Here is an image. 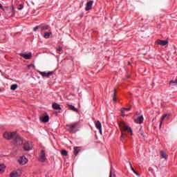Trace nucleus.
Masks as SVG:
<instances>
[{
    "label": "nucleus",
    "mask_w": 177,
    "mask_h": 177,
    "mask_svg": "<svg viewBox=\"0 0 177 177\" xmlns=\"http://www.w3.org/2000/svg\"><path fill=\"white\" fill-rule=\"evenodd\" d=\"M3 138L7 140H12L13 141L12 143L14 146H21V145H23V138H21V136H20V135H19L16 131H6L3 133Z\"/></svg>",
    "instance_id": "obj_1"
},
{
    "label": "nucleus",
    "mask_w": 177,
    "mask_h": 177,
    "mask_svg": "<svg viewBox=\"0 0 177 177\" xmlns=\"http://www.w3.org/2000/svg\"><path fill=\"white\" fill-rule=\"evenodd\" d=\"M78 125H79L78 122L71 123V124L66 125V129L69 131V132H75L74 129H76L77 128H78Z\"/></svg>",
    "instance_id": "obj_3"
},
{
    "label": "nucleus",
    "mask_w": 177,
    "mask_h": 177,
    "mask_svg": "<svg viewBox=\"0 0 177 177\" xmlns=\"http://www.w3.org/2000/svg\"><path fill=\"white\" fill-rule=\"evenodd\" d=\"M160 156L161 158H165V160H167V158H168V156H167V153L164 151H160Z\"/></svg>",
    "instance_id": "obj_19"
},
{
    "label": "nucleus",
    "mask_w": 177,
    "mask_h": 177,
    "mask_svg": "<svg viewBox=\"0 0 177 177\" xmlns=\"http://www.w3.org/2000/svg\"><path fill=\"white\" fill-rule=\"evenodd\" d=\"M53 109H54V110H62V108H60V105L57 103L53 104Z\"/></svg>",
    "instance_id": "obj_15"
},
{
    "label": "nucleus",
    "mask_w": 177,
    "mask_h": 177,
    "mask_svg": "<svg viewBox=\"0 0 177 177\" xmlns=\"http://www.w3.org/2000/svg\"><path fill=\"white\" fill-rule=\"evenodd\" d=\"M169 84H175L176 85V84H177V78L176 79L175 81H174V80L170 81Z\"/></svg>",
    "instance_id": "obj_30"
},
{
    "label": "nucleus",
    "mask_w": 177,
    "mask_h": 177,
    "mask_svg": "<svg viewBox=\"0 0 177 177\" xmlns=\"http://www.w3.org/2000/svg\"><path fill=\"white\" fill-rule=\"evenodd\" d=\"M24 149L26 151H30V150H32V143L26 142L24 144Z\"/></svg>",
    "instance_id": "obj_4"
},
{
    "label": "nucleus",
    "mask_w": 177,
    "mask_h": 177,
    "mask_svg": "<svg viewBox=\"0 0 177 177\" xmlns=\"http://www.w3.org/2000/svg\"><path fill=\"white\" fill-rule=\"evenodd\" d=\"M39 73L40 74V75H42V77H46L47 78H49L50 75H53V71L48 73L39 71Z\"/></svg>",
    "instance_id": "obj_7"
},
{
    "label": "nucleus",
    "mask_w": 177,
    "mask_h": 177,
    "mask_svg": "<svg viewBox=\"0 0 177 177\" xmlns=\"http://www.w3.org/2000/svg\"><path fill=\"white\" fill-rule=\"evenodd\" d=\"M131 108H123L121 111V114L124 117L125 116V111H129Z\"/></svg>",
    "instance_id": "obj_17"
},
{
    "label": "nucleus",
    "mask_w": 177,
    "mask_h": 177,
    "mask_svg": "<svg viewBox=\"0 0 177 177\" xmlns=\"http://www.w3.org/2000/svg\"><path fill=\"white\" fill-rule=\"evenodd\" d=\"M61 153L62 156H64L66 157V156H67V154H68V152L66 150L63 149L61 151Z\"/></svg>",
    "instance_id": "obj_26"
},
{
    "label": "nucleus",
    "mask_w": 177,
    "mask_h": 177,
    "mask_svg": "<svg viewBox=\"0 0 177 177\" xmlns=\"http://www.w3.org/2000/svg\"><path fill=\"white\" fill-rule=\"evenodd\" d=\"M141 136H143V133H141Z\"/></svg>",
    "instance_id": "obj_35"
},
{
    "label": "nucleus",
    "mask_w": 177,
    "mask_h": 177,
    "mask_svg": "<svg viewBox=\"0 0 177 177\" xmlns=\"http://www.w3.org/2000/svg\"><path fill=\"white\" fill-rule=\"evenodd\" d=\"M46 160V157L45 156V151H41L40 156H39V161L41 162H45V160Z\"/></svg>",
    "instance_id": "obj_8"
},
{
    "label": "nucleus",
    "mask_w": 177,
    "mask_h": 177,
    "mask_svg": "<svg viewBox=\"0 0 177 177\" xmlns=\"http://www.w3.org/2000/svg\"><path fill=\"white\" fill-rule=\"evenodd\" d=\"M50 35H52V32H44V38H46V39H48V38H49V37H50Z\"/></svg>",
    "instance_id": "obj_21"
},
{
    "label": "nucleus",
    "mask_w": 177,
    "mask_h": 177,
    "mask_svg": "<svg viewBox=\"0 0 177 177\" xmlns=\"http://www.w3.org/2000/svg\"><path fill=\"white\" fill-rule=\"evenodd\" d=\"M67 106L69 107L70 110H72V111H75V113H78V109H77V108H75V106L68 104Z\"/></svg>",
    "instance_id": "obj_14"
},
{
    "label": "nucleus",
    "mask_w": 177,
    "mask_h": 177,
    "mask_svg": "<svg viewBox=\"0 0 177 177\" xmlns=\"http://www.w3.org/2000/svg\"><path fill=\"white\" fill-rule=\"evenodd\" d=\"M62 47H58L57 48V52H62Z\"/></svg>",
    "instance_id": "obj_32"
},
{
    "label": "nucleus",
    "mask_w": 177,
    "mask_h": 177,
    "mask_svg": "<svg viewBox=\"0 0 177 177\" xmlns=\"http://www.w3.org/2000/svg\"><path fill=\"white\" fill-rule=\"evenodd\" d=\"M127 138V134L124 133V132H122V136L120 137V140H123L124 138Z\"/></svg>",
    "instance_id": "obj_27"
},
{
    "label": "nucleus",
    "mask_w": 177,
    "mask_h": 177,
    "mask_svg": "<svg viewBox=\"0 0 177 177\" xmlns=\"http://www.w3.org/2000/svg\"><path fill=\"white\" fill-rule=\"evenodd\" d=\"M167 118V115H163L162 118H161V120H160V127H161L162 124V120H165V118Z\"/></svg>",
    "instance_id": "obj_28"
},
{
    "label": "nucleus",
    "mask_w": 177,
    "mask_h": 177,
    "mask_svg": "<svg viewBox=\"0 0 177 177\" xmlns=\"http://www.w3.org/2000/svg\"><path fill=\"white\" fill-rule=\"evenodd\" d=\"M113 176H115V174H113L112 171H111L109 173V177H113Z\"/></svg>",
    "instance_id": "obj_31"
},
{
    "label": "nucleus",
    "mask_w": 177,
    "mask_h": 177,
    "mask_svg": "<svg viewBox=\"0 0 177 177\" xmlns=\"http://www.w3.org/2000/svg\"><path fill=\"white\" fill-rule=\"evenodd\" d=\"M0 8L2 9V4L0 3Z\"/></svg>",
    "instance_id": "obj_34"
},
{
    "label": "nucleus",
    "mask_w": 177,
    "mask_h": 177,
    "mask_svg": "<svg viewBox=\"0 0 177 177\" xmlns=\"http://www.w3.org/2000/svg\"><path fill=\"white\" fill-rule=\"evenodd\" d=\"M40 121H41V122H49V115L41 116Z\"/></svg>",
    "instance_id": "obj_11"
},
{
    "label": "nucleus",
    "mask_w": 177,
    "mask_h": 177,
    "mask_svg": "<svg viewBox=\"0 0 177 177\" xmlns=\"http://www.w3.org/2000/svg\"><path fill=\"white\" fill-rule=\"evenodd\" d=\"M10 177H19V171H13L10 174Z\"/></svg>",
    "instance_id": "obj_16"
},
{
    "label": "nucleus",
    "mask_w": 177,
    "mask_h": 177,
    "mask_svg": "<svg viewBox=\"0 0 177 177\" xmlns=\"http://www.w3.org/2000/svg\"><path fill=\"white\" fill-rule=\"evenodd\" d=\"M39 28H41V26H37L33 28V31H37Z\"/></svg>",
    "instance_id": "obj_29"
},
{
    "label": "nucleus",
    "mask_w": 177,
    "mask_h": 177,
    "mask_svg": "<svg viewBox=\"0 0 177 177\" xmlns=\"http://www.w3.org/2000/svg\"><path fill=\"white\" fill-rule=\"evenodd\" d=\"M2 172H5V165L3 164L0 165V174H2Z\"/></svg>",
    "instance_id": "obj_22"
},
{
    "label": "nucleus",
    "mask_w": 177,
    "mask_h": 177,
    "mask_svg": "<svg viewBox=\"0 0 177 177\" xmlns=\"http://www.w3.org/2000/svg\"><path fill=\"white\" fill-rule=\"evenodd\" d=\"M156 44H158V45H160L161 46H165V45H168V40L157 39Z\"/></svg>",
    "instance_id": "obj_6"
},
{
    "label": "nucleus",
    "mask_w": 177,
    "mask_h": 177,
    "mask_svg": "<svg viewBox=\"0 0 177 177\" xmlns=\"http://www.w3.org/2000/svg\"><path fill=\"white\" fill-rule=\"evenodd\" d=\"M95 125L97 129H99L100 133H102V123L100 122V121L95 122Z\"/></svg>",
    "instance_id": "obj_12"
},
{
    "label": "nucleus",
    "mask_w": 177,
    "mask_h": 177,
    "mask_svg": "<svg viewBox=\"0 0 177 177\" xmlns=\"http://www.w3.org/2000/svg\"><path fill=\"white\" fill-rule=\"evenodd\" d=\"M48 28H49V26H48V25L44 26H40V29L41 30V31L48 30Z\"/></svg>",
    "instance_id": "obj_25"
},
{
    "label": "nucleus",
    "mask_w": 177,
    "mask_h": 177,
    "mask_svg": "<svg viewBox=\"0 0 177 177\" xmlns=\"http://www.w3.org/2000/svg\"><path fill=\"white\" fill-rule=\"evenodd\" d=\"M143 116H140L135 120V122H136V124H142L143 122Z\"/></svg>",
    "instance_id": "obj_13"
},
{
    "label": "nucleus",
    "mask_w": 177,
    "mask_h": 177,
    "mask_svg": "<svg viewBox=\"0 0 177 177\" xmlns=\"http://www.w3.org/2000/svg\"><path fill=\"white\" fill-rule=\"evenodd\" d=\"M93 5V1H88L86 3V8H85V10L88 11V10H91V9H92V6Z\"/></svg>",
    "instance_id": "obj_9"
},
{
    "label": "nucleus",
    "mask_w": 177,
    "mask_h": 177,
    "mask_svg": "<svg viewBox=\"0 0 177 177\" xmlns=\"http://www.w3.org/2000/svg\"><path fill=\"white\" fill-rule=\"evenodd\" d=\"M80 150H81V148H80V147H74V154H75V156H77L78 153H80Z\"/></svg>",
    "instance_id": "obj_18"
},
{
    "label": "nucleus",
    "mask_w": 177,
    "mask_h": 177,
    "mask_svg": "<svg viewBox=\"0 0 177 177\" xmlns=\"http://www.w3.org/2000/svg\"><path fill=\"white\" fill-rule=\"evenodd\" d=\"M19 56H21V57H24V59H26V60H30V59H31V57H32V53H29L28 54H26V53H20Z\"/></svg>",
    "instance_id": "obj_5"
},
{
    "label": "nucleus",
    "mask_w": 177,
    "mask_h": 177,
    "mask_svg": "<svg viewBox=\"0 0 177 177\" xmlns=\"http://www.w3.org/2000/svg\"><path fill=\"white\" fill-rule=\"evenodd\" d=\"M21 9H23V6H21V7L19 8V10H21Z\"/></svg>",
    "instance_id": "obj_33"
},
{
    "label": "nucleus",
    "mask_w": 177,
    "mask_h": 177,
    "mask_svg": "<svg viewBox=\"0 0 177 177\" xmlns=\"http://www.w3.org/2000/svg\"><path fill=\"white\" fill-rule=\"evenodd\" d=\"M129 165L131 167V169L133 171V172L137 175V176H140V174H139V173H138L136 171H135V169H133V167L132 166V164L131 163V162H129Z\"/></svg>",
    "instance_id": "obj_20"
},
{
    "label": "nucleus",
    "mask_w": 177,
    "mask_h": 177,
    "mask_svg": "<svg viewBox=\"0 0 177 177\" xmlns=\"http://www.w3.org/2000/svg\"><path fill=\"white\" fill-rule=\"evenodd\" d=\"M129 64H131V62H129Z\"/></svg>",
    "instance_id": "obj_36"
},
{
    "label": "nucleus",
    "mask_w": 177,
    "mask_h": 177,
    "mask_svg": "<svg viewBox=\"0 0 177 177\" xmlns=\"http://www.w3.org/2000/svg\"><path fill=\"white\" fill-rule=\"evenodd\" d=\"M19 164L21 165H24V164H27L28 160L26 159L25 156H21L19 160H18Z\"/></svg>",
    "instance_id": "obj_10"
},
{
    "label": "nucleus",
    "mask_w": 177,
    "mask_h": 177,
    "mask_svg": "<svg viewBox=\"0 0 177 177\" xmlns=\"http://www.w3.org/2000/svg\"><path fill=\"white\" fill-rule=\"evenodd\" d=\"M16 89H17V84L11 85V86H10V90L11 91H16Z\"/></svg>",
    "instance_id": "obj_24"
},
{
    "label": "nucleus",
    "mask_w": 177,
    "mask_h": 177,
    "mask_svg": "<svg viewBox=\"0 0 177 177\" xmlns=\"http://www.w3.org/2000/svg\"><path fill=\"white\" fill-rule=\"evenodd\" d=\"M116 96H117V91H115V88H114L113 96V102H116L117 100Z\"/></svg>",
    "instance_id": "obj_23"
},
{
    "label": "nucleus",
    "mask_w": 177,
    "mask_h": 177,
    "mask_svg": "<svg viewBox=\"0 0 177 177\" xmlns=\"http://www.w3.org/2000/svg\"><path fill=\"white\" fill-rule=\"evenodd\" d=\"M119 127L122 132H128V133H130V135H133V131H132V129L128 127V125H127L125 122H120L119 123Z\"/></svg>",
    "instance_id": "obj_2"
}]
</instances>
